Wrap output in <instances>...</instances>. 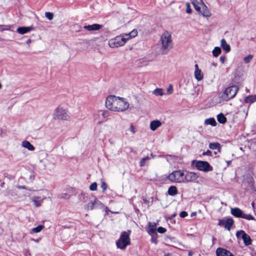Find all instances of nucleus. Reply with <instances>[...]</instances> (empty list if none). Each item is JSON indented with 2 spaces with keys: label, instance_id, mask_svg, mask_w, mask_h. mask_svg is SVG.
I'll list each match as a JSON object with an SVG mask.
<instances>
[{
  "label": "nucleus",
  "instance_id": "nucleus-53",
  "mask_svg": "<svg viewBox=\"0 0 256 256\" xmlns=\"http://www.w3.org/2000/svg\"><path fill=\"white\" fill-rule=\"evenodd\" d=\"M252 206L254 209L255 208V203L254 202H252Z\"/></svg>",
  "mask_w": 256,
  "mask_h": 256
},
{
  "label": "nucleus",
  "instance_id": "nucleus-62",
  "mask_svg": "<svg viewBox=\"0 0 256 256\" xmlns=\"http://www.w3.org/2000/svg\"><path fill=\"white\" fill-rule=\"evenodd\" d=\"M22 188H25V186H22Z\"/></svg>",
  "mask_w": 256,
  "mask_h": 256
},
{
  "label": "nucleus",
  "instance_id": "nucleus-31",
  "mask_svg": "<svg viewBox=\"0 0 256 256\" xmlns=\"http://www.w3.org/2000/svg\"><path fill=\"white\" fill-rule=\"evenodd\" d=\"M44 228V226L42 225H38L36 228H34L32 229L31 232L32 233H38L40 232Z\"/></svg>",
  "mask_w": 256,
  "mask_h": 256
},
{
  "label": "nucleus",
  "instance_id": "nucleus-22",
  "mask_svg": "<svg viewBox=\"0 0 256 256\" xmlns=\"http://www.w3.org/2000/svg\"><path fill=\"white\" fill-rule=\"evenodd\" d=\"M244 101L246 103H253L256 101V95H249L245 98Z\"/></svg>",
  "mask_w": 256,
  "mask_h": 256
},
{
  "label": "nucleus",
  "instance_id": "nucleus-20",
  "mask_svg": "<svg viewBox=\"0 0 256 256\" xmlns=\"http://www.w3.org/2000/svg\"><path fill=\"white\" fill-rule=\"evenodd\" d=\"M22 146L31 151L34 150L35 149L34 147L28 141L26 140L22 142Z\"/></svg>",
  "mask_w": 256,
  "mask_h": 256
},
{
  "label": "nucleus",
  "instance_id": "nucleus-63",
  "mask_svg": "<svg viewBox=\"0 0 256 256\" xmlns=\"http://www.w3.org/2000/svg\"><path fill=\"white\" fill-rule=\"evenodd\" d=\"M0 27H1V26H0Z\"/></svg>",
  "mask_w": 256,
  "mask_h": 256
},
{
  "label": "nucleus",
  "instance_id": "nucleus-58",
  "mask_svg": "<svg viewBox=\"0 0 256 256\" xmlns=\"http://www.w3.org/2000/svg\"><path fill=\"white\" fill-rule=\"evenodd\" d=\"M250 40H252V41H254V38H251Z\"/></svg>",
  "mask_w": 256,
  "mask_h": 256
},
{
  "label": "nucleus",
  "instance_id": "nucleus-57",
  "mask_svg": "<svg viewBox=\"0 0 256 256\" xmlns=\"http://www.w3.org/2000/svg\"><path fill=\"white\" fill-rule=\"evenodd\" d=\"M176 216V214H174L172 215L170 218H172L173 217L175 216Z\"/></svg>",
  "mask_w": 256,
  "mask_h": 256
},
{
  "label": "nucleus",
  "instance_id": "nucleus-50",
  "mask_svg": "<svg viewBox=\"0 0 256 256\" xmlns=\"http://www.w3.org/2000/svg\"><path fill=\"white\" fill-rule=\"evenodd\" d=\"M151 241L152 242L156 244V237L155 238V237L152 236Z\"/></svg>",
  "mask_w": 256,
  "mask_h": 256
},
{
  "label": "nucleus",
  "instance_id": "nucleus-16",
  "mask_svg": "<svg viewBox=\"0 0 256 256\" xmlns=\"http://www.w3.org/2000/svg\"><path fill=\"white\" fill-rule=\"evenodd\" d=\"M102 27V26L99 24H93L92 25L85 26H84V28L88 31H94L100 30Z\"/></svg>",
  "mask_w": 256,
  "mask_h": 256
},
{
  "label": "nucleus",
  "instance_id": "nucleus-36",
  "mask_svg": "<svg viewBox=\"0 0 256 256\" xmlns=\"http://www.w3.org/2000/svg\"><path fill=\"white\" fill-rule=\"evenodd\" d=\"M253 56L251 54H249L248 56H246L244 58V60L246 64L248 63L251 60Z\"/></svg>",
  "mask_w": 256,
  "mask_h": 256
},
{
  "label": "nucleus",
  "instance_id": "nucleus-19",
  "mask_svg": "<svg viewBox=\"0 0 256 256\" xmlns=\"http://www.w3.org/2000/svg\"><path fill=\"white\" fill-rule=\"evenodd\" d=\"M138 35V31L136 30H133L131 32L128 34H124V36L126 38V40H128L134 38Z\"/></svg>",
  "mask_w": 256,
  "mask_h": 256
},
{
  "label": "nucleus",
  "instance_id": "nucleus-60",
  "mask_svg": "<svg viewBox=\"0 0 256 256\" xmlns=\"http://www.w3.org/2000/svg\"><path fill=\"white\" fill-rule=\"evenodd\" d=\"M2 86L1 84L0 83V88H2Z\"/></svg>",
  "mask_w": 256,
  "mask_h": 256
},
{
  "label": "nucleus",
  "instance_id": "nucleus-11",
  "mask_svg": "<svg viewBox=\"0 0 256 256\" xmlns=\"http://www.w3.org/2000/svg\"><path fill=\"white\" fill-rule=\"evenodd\" d=\"M234 221L232 218H228L226 220H218V225L222 226L228 230H230L232 226L234 224Z\"/></svg>",
  "mask_w": 256,
  "mask_h": 256
},
{
  "label": "nucleus",
  "instance_id": "nucleus-17",
  "mask_svg": "<svg viewBox=\"0 0 256 256\" xmlns=\"http://www.w3.org/2000/svg\"><path fill=\"white\" fill-rule=\"evenodd\" d=\"M162 125V122L158 120H152L150 123L151 130L154 131Z\"/></svg>",
  "mask_w": 256,
  "mask_h": 256
},
{
  "label": "nucleus",
  "instance_id": "nucleus-56",
  "mask_svg": "<svg viewBox=\"0 0 256 256\" xmlns=\"http://www.w3.org/2000/svg\"><path fill=\"white\" fill-rule=\"evenodd\" d=\"M212 66H214V67H216V66H217L216 64V63H215V62H214L212 63Z\"/></svg>",
  "mask_w": 256,
  "mask_h": 256
},
{
  "label": "nucleus",
  "instance_id": "nucleus-30",
  "mask_svg": "<svg viewBox=\"0 0 256 256\" xmlns=\"http://www.w3.org/2000/svg\"><path fill=\"white\" fill-rule=\"evenodd\" d=\"M148 233L150 234H156V225L154 224H150L149 226V230H148Z\"/></svg>",
  "mask_w": 256,
  "mask_h": 256
},
{
  "label": "nucleus",
  "instance_id": "nucleus-28",
  "mask_svg": "<svg viewBox=\"0 0 256 256\" xmlns=\"http://www.w3.org/2000/svg\"><path fill=\"white\" fill-rule=\"evenodd\" d=\"M96 201H97V200L96 199H95L94 202H92L88 204L86 206V208L88 210H93L94 208V206H95Z\"/></svg>",
  "mask_w": 256,
  "mask_h": 256
},
{
  "label": "nucleus",
  "instance_id": "nucleus-6",
  "mask_svg": "<svg viewBox=\"0 0 256 256\" xmlns=\"http://www.w3.org/2000/svg\"><path fill=\"white\" fill-rule=\"evenodd\" d=\"M70 116L68 110L62 107L58 106L55 110L54 114V118L58 120H68Z\"/></svg>",
  "mask_w": 256,
  "mask_h": 256
},
{
  "label": "nucleus",
  "instance_id": "nucleus-49",
  "mask_svg": "<svg viewBox=\"0 0 256 256\" xmlns=\"http://www.w3.org/2000/svg\"><path fill=\"white\" fill-rule=\"evenodd\" d=\"M130 130L131 132H132L133 134H134L135 132V130H134V126L131 124L130 125Z\"/></svg>",
  "mask_w": 256,
  "mask_h": 256
},
{
  "label": "nucleus",
  "instance_id": "nucleus-47",
  "mask_svg": "<svg viewBox=\"0 0 256 256\" xmlns=\"http://www.w3.org/2000/svg\"><path fill=\"white\" fill-rule=\"evenodd\" d=\"M226 58L224 56H220V60L222 64H224L226 61Z\"/></svg>",
  "mask_w": 256,
  "mask_h": 256
},
{
  "label": "nucleus",
  "instance_id": "nucleus-61",
  "mask_svg": "<svg viewBox=\"0 0 256 256\" xmlns=\"http://www.w3.org/2000/svg\"><path fill=\"white\" fill-rule=\"evenodd\" d=\"M217 154V152H214V154Z\"/></svg>",
  "mask_w": 256,
  "mask_h": 256
},
{
  "label": "nucleus",
  "instance_id": "nucleus-41",
  "mask_svg": "<svg viewBox=\"0 0 256 256\" xmlns=\"http://www.w3.org/2000/svg\"><path fill=\"white\" fill-rule=\"evenodd\" d=\"M108 187L107 184L104 182H102L101 184V188L102 189V192H104Z\"/></svg>",
  "mask_w": 256,
  "mask_h": 256
},
{
  "label": "nucleus",
  "instance_id": "nucleus-24",
  "mask_svg": "<svg viewBox=\"0 0 256 256\" xmlns=\"http://www.w3.org/2000/svg\"><path fill=\"white\" fill-rule=\"evenodd\" d=\"M209 148L212 150H218V152L220 151V144L218 142L210 143Z\"/></svg>",
  "mask_w": 256,
  "mask_h": 256
},
{
  "label": "nucleus",
  "instance_id": "nucleus-12",
  "mask_svg": "<svg viewBox=\"0 0 256 256\" xmlns=\"http://www.w3.org/2000/svg\"><path fill=\"white\" fill-rule=\"evenodd\" d=\"M34 30V28L32 26H21V27H18L16 29V32L20 34H26L32 30Z\"/></svg>",
  "mask_w": 256,
  "mask_h": 256
},
{
  "label": "nucleus",
  "instance_id": "nucleus-59",
  "mask_svg": "<svg viewBox=\"0 0 256 256\" xmlns=\"http://www.w3.org/2000/svg\"><path fill=\"white\" fill-rule=\"evenodd\" d=\"M30 42V40L29 39V40H28L27 42L28 43V42Z\"/></svg>",
  "mask_w": 256,
  "mask_h": 256
},
{
  "label": "nucleus",
  "instance_id": "nucleus-9",
  "mask_svg": "<svg viewBox=\"0 0 256 256\" xmlns=\"http://www.w3.org/2000/svg\"><path fill=\"white\" fill-rule=\"evenodd\" d=\"M236 236L238 238L241 237L245 246H248L252 244V240L250 237L242 230L237 231Z\"/></svg>",
  "mask_w": 256,
  "mask_h": 256
},
{
  "label": "nucleus",
  "instance_id": "nucleus-55",
  "mask_svg": "<svg viewBox=\"0 0 256 256\" xmlns=\"http://www.w3.org/2000/svg\"><path fill=\"white\" fill-rule=\"evenodd\" d=\"M164 256H172V254H170V253H168L167 254H166L165 255H164Z\"/></svg>",
  "mask_w": 256,
  "mask_h": 256
},
{
  "label": "nucleus",
  "instance_id": "nucleus-35",
  "mask_svg": "<svg viewBox=\"0 0 256 256\" xmlns=\"http://www.w3.org/2000/svg\"><path fill=\"white\" fill-rule=\"evenodd\" d=\"M154 94L156 96H162L163 95L162 90V89H161V88H156L154 91Z\"/></svg>",
  "mask_w": 256,
  "mask_h": 256
},
{
  "label": "nucleus",
  "instance_id": "nucleus-46",
  "mask_svg": "<svg viewBox=\"0 0 256 256\" xmlns=\"http://www.w3.org/2000/svg\"><path fill=\"white\" fill-rule=\"evenodd\" d=\"M102 116L104 118H106L109 116V112L107 110H104L102 112Z\"/></svg>",
  "mask_w": 256,
  "mask_h": 256
},
{
  "label": "nucleus",
  "instance_id": "nucleus-1",
  "mask_svg": "<svg viewBox=\"0 0 256 256\" xmlns=\"http://www.w3.org/2000/svg\"><path fill=\"white\" fill-rule=\"evenodd\" d=\"M106 106L112 111L124 112L128 108L129 104L124 98L109 96L106 99Z\"/></svg>",
  "mask_w": 256,
  "mask_h": 256
},
{
  "label": "nucleus",
  "instance_id": "nucleus-25",
  "mask_svg": "<svg viewBox=\"0 0 256 256\" xmlns=\"http://www.w3.org/2000/svg\"><path fill=\"white\" fill-rule=\"evenodd\" d=\"M204 124L206 125H211L212 126H216V122L215 119L213 118L205 120Z\"/></svg>",
  "mask_w": 256,
  "mask_h": 256
},
{
  "label": "nucleus",
  "instance_id": "nucleus-43",
  "mask_svg": "<svg viewBox=\"0 0 256 256\" xmlns=\"http://www.w3.org/2000/svg\"><path fill=\"white\" fill-rule=\"evenodd\" d=\"M186 12L188 14H190L192 12V9L190 8V4L186 3Z\"/></svg>",
  "mask_w": 256,
  "mask_h": 256
},
{
  "label": "nucleus",
  "instance_id": "nucleus-23",
  "mask_svg": "<svg viewBox=\"0 0 256 256\" xmlns=\"http://www.w3.org/2000/svg\"><path fill=\"white\" fill-rule=\"evenodd\" d=\"M168 193L172 196L176 195L178 194L177 188L175 186H170L168 189Z\"/></svg>",
  "mask_w": 256,
  "mask_h": 256
},
{
  "label": "nucleus",
  "instance_id": "nucleus-33",
  "mask_svg": "<svg viewBox=\"0 0 256 256\" xmlns=\"http://www.w3.org/2000/svg\"><path fill=\"white\" fill-rule=\"evenodd\" d=\"M192 4H193L195 10L198 12H201V7L199 6L198 4L196 3V2L193 0L192 2Z\"/></svg>",
  "mask_w": 256,
  "mask_h": 256
},
{
  "label": "nucleus",
  "instance_id": "nucleus-18",
  "mask_svg": "<svg viewBox=\"0 0 256 256\" xmlns=\"http://www.w3.org/2000/svg\"><path fill=\"white\" fill-rule=\"evenodd\" d=\"M220 46L226 52H230V46L224 38H222L220 41Z\"/></svg>",
  "mask_w": 256,
  "mask_h": 256
},
{
  "label": "nucleus",
  "instance_id": "nucleus-7",
  "mask_svg": "<svg viewBox=\"0 0 256 256\" xmlns=\"http://www.w3.org/2000/svg\"><path fill=\"white\" fill-rule=\"evenodd\" d=\"M196 162L195 167L198 170L205 172L212 171L213 168L206 161L192 160V164Z\"/></svg>",
  "mask_w": 256,
  "mask_h": 256
},
{
  "label": "nucleus",
  "instance_id": "nucleus-37",
  "mask_svg": "<svg viewBox=\"0 0 256 256\" xmlns=\"http://www.w3.org/2000/svg\"><path fill=\"white\" fill-rule=\"evenodd\" d=\"M45 16L49 20H52L54 18V14L52 12H46L45 13Z\"/></svg>",
  "mask_w": 256,
  "mask_h": 256
},
{
  "label": "nucleus",
  "instance_id": "nucleus-15",
  "mask_svg": "<svg viewBox=\"0 0 256 256\" xmlns=\"http://www.w3.org/2000/svg\"><path fill=\"white\" fill-rule=\"evenodd\" d=\"M217 256H234L230 251L222 248H218L216 250Z\"/></svg>",
  "mask_w": 256,
  "mask_h": 256
},
{
  "label": "nucleus",
  "instance_id": "nucleus-10",
  "mask_svg": "<svg viewBox=\"0 0 256 256\" xmlns=\"http://www.w3.org/2000/svg\"><path fill=\"white\" fill-rule=\"evenodd\" d=\"M198 178V176L194 172L184 171V182H192Z\"/></svg>",
  "mask_w": 256,
  "mask_h": 256
},
{
  "label": "nucleus",
  "instance_id": "nucleus-14",
  "mask_svg": "<svg viewBox=\"0 0 256 256\" xmlns=\"http://www.w3.org/2000/svg\"><path fill=\"white\" fill-rule=\"evenodd\" d=\"M230 212L235 217L239 218H242L243 217V211L238 208H232Z\"/></svg>",
  "mask_w": 256,
  "mask_h": 256
},
{
  "label": "nucleus",
  "instance_id": "nucleus-5",
  "mask_svg": "<svg viewBox=\"0 0 256 256\" xmlns=\"http://www.w3.org/2000/svg\"><path fill=\"white\" fill-rule=\"evenodd\" d=\"M124 36V34H122L118 36H117L113 38H112L108 41V45L110 48H118L124 46L126 42V39Z\"/></svg>",
  "mask_w": 256,
  "mask_h": 256
},
{
  "label": "nucleus",
  "instance_id": "nucleus-27",
  "mask_svg": "<svg viewBox=\"0 0 256 256\" xmlns=\"http://www.w3.org/2000/svg\"><path fill=\"white\" fill-rule=\"evenodd\" d=\"M150 160V158L148 156L143 158L140 162V167L144 166Z\"/></svg>",
  "mask_w": 256,
  "mask_h": 256
},
{
  "label": "nucleus",
  "instance_id": "nucleus-34",
  "mask_svg": "<svg viewBox=\"0 0 256 256\" xmlns=\"http://www.w3.org/2000/svg\"><path fill=\"white\" fill-rule=\"evenodd\" d=\"M243 218L248 220H256L254 216H253L252 215L249 214H246L244 213L243 215Z\"/></svg>",
  "mask_w": 256,
  "mask_h": 256
},
{
  "label": "nucleus",
  "instance_id": "nucleus-44",
  "mask_svg": "<svg viewBox=\"0 0 256 256\" xmlns=\"http://www.w3.org/2000/svg\"><path fill=\"white\" fill-rule=\"evenodd\" d=\"M188 214L187 212H186L185 211H182L180 214V216L182 218H184L186 217V216H188Z\"/></svg>",
  "mask_w": 256,
  "mask_h": 256
},
{
  "label": "nucleus",
  "instance_id": "nucleus-39",
  "mask_svg": "<svg viewBox=\"0 0 256 256\" xmlns=\"http://www.w3.org/2000/svg\"><path fill=\"white\" fill-rule=\"evenodd\" d=\"M90 190L92 191H94L97 190V184L96 182H93L90 186Z\"/></svg>",
  "mask_w": 256,
  "mask_h": 256
},
{
  "label": "nucleus",
  "instance_id": "nucleus-54",
  "mask_svg": "<svg viewBox=\"0 0 256 256\" xmlns=\"http://www.w3.org/2000/svg\"><path fill=\"white\" fill-rule=\"evenodd\" d=\"M231 162H232L231 160L226 161V163H227L228 166H229L231 164Z\"/></svg>",
  "mask_w": 256,
  "mask_h": 256
},
{
  "label": "nucleus",
  "instance_id": "nucleus-42",
  "mask_svg": "<svg viewBox=\"0 0 256 256\" xmlns=\"http://www.w3.org/2000/svg\"><path fill=\"white\" fill-rule=\"evenodd\" d=\"M157 231L160 234H164L166 232V229L162 226H160L158 228Z\"/></svg>",
  "mask_w": 256,
  "mask_h": 256
},
{
  "label": "nucleus",
  "instance_id": "nucleus-8",
  "mask_svg": "<svg viewBox=\"0 0 256 256\" xmlns=\"http://www.w3.org/2000/svg\"><path fill=\"white\" fill-rule=\"evenodd\" d=\"M184 171L175 170L170 174L168 178L172 182H184Z\"/></svg>",
  "mask_w": 256,
  "mask_h": 256
},
{
  "label": "nucleus",
  "instance_id": "nucleus-4",
  "mask_svg": "<svg viewBox=\"0 0 256 256\" xmlns=\"http://www.w3.org/2000/svg\"><path fill=\"white\" fill-rule=\"evenodd\" d=\"M239 88L236 85H232L226 88L222 92L221 98L225 101L233 98L236 94Z\"/></svg>",
  "mask_w": 256,
  "mask_h": 256
},
{
  "label": "nucleus",
  "instance_id": "nucleus-2",
  "mask_svg": "<svg viewBox=\"0 0 256 256\" xmlns=\"http://www.w3.org/2000/svg\"><path fill=\"white\" fill-rule=\"evenodd\" d=\"M160 42L162 54H166L172 48L171 34L167 32H164L161 36Z\"/></svg>",
  "mask_w": 256,
  "mask_h": 256
},
{
  "label": "nucleus",
  "instance_id": "nucleus-32",
  "mask_svg": "<svg viewBox=\"0 0 256 256\" xmlns=\"http://www.w3.org/2000/svg\"><path fill=\"white\" fill-rule=\"evenodd\" d=\"M0 31L10 30L12 26L10 25H0Z\"/></svg>",
  "mask_w": 256,
  "mask_h": 256
},
{
  "label": "nucleus",
  "instance_id": "nucleus-40",
  "mask_svg": "<svg viewBox=\"0 0 256 256\" xmlns=\"http://www.w3.org/2000/svg\"><path fill=\"white\" fill-rule=\"evenodd\" d=\"M58 197L64 199H68L70 197V196L66 194H62L58 196Z\"/></svg>",
  "mask_w": 256,
  "mask_h": 256
},
{
  "label": "nucleus",
  "instance_id": "nucleus-48",
  "mask_svg": "<svg viewBox=\"0 0 256 256\" xmlns=\"http://www.w3.org/2000/svg\"><path fill=\"white\" fill-rule=\"evenodd\" d=\"M172 91H173V88H172V85H170L168 88L167 89V92L169 93V94H172Z\"/></svg>",
  "mask_w": 256,
  "mask_h": 256
},
{
  "label": "nucleus",
  "instance_id": "nucleus-21",
  "mask_svg": "<svg viewBox=\"0 0 256 256\" xmlns=\"http://www.w3.org/2000/svg\"><path fill=\"white\" fill-rule=\"evenodd\" d=\"M194 78L198 81L202 80L204 78L203 74L201 70H194Z\"/></svg>",
  "mask_w": 256,
  "mask_h": 256
},
{
  "label": "nucleus",
  "instance_id": "nucleus-29",
  "mask_svg": "<svg viewBox=\"0 0 256 256\" xmlns=\"http://www.w3.org/2000/svg\"><path fill=\"white\" fill-rule=\"evenodd\" d=\"M222 52L221 48L220 47L216 46L212 50V54L214 56L216 57L220 54Z\"/></svg>",
  "mask_w": 256,
  "mask_h": 256
},
{
  "label": "nucleus",
  "instance_id": "nucleus-26",
  "mask_svg": "<svg viewBox=\"0 0 256 256\" xmlns=\"http://www.w3.org/2000/svg\"><path fill=\"white\" fill-rule=\"evenodd\" d=\"M217 120L220 123L222 124H225L226 122V118L222 113H220L217 116Z\"/></svg>",
  "mask_w": 256,
  "mask_h": 256
},
{
  "label": "nucleus",
  "instance_id": "nucleus-3",
  "mask_svg": "<svg viewBox=\"0 0 256 256\" xmlns=\"http://www.w3.org/2000/svg\"><path fill=\"white\" fill-rule=\"evenodd\" d=\"M131 234V230H128L127 232H122L120 234V238L116 241V244L118 248L124 250L130 244V236Z\"/></svg>",
  "mask_w": 256,
  "mask_h": 256
},
{
  "label": "nucleus",
  "instance_id": "nucleus-38",
  "mask_svg": "<svg viewBox=\"0 0 256 256\" xmlns=\"http://www.w3.org/2000/svg\"><path fill=\"white\" fill-rule=\"evenodd\" d=\"M32 202L36 206H41L42 202L40 200H37L36 198H32Z\"/></svg>",
  "mask_w": 256,
  "mask_h": 256
},
{
  "label": "nucleus",
  "instance_id": "nucleus-45",
  "mask_svg": "<svg viewBox=\"0 0 256 256\" xmlns=\"http://www.w3.org/2000/svg\"><path fill=\"white\" fill-rule=\"evenodd\" d=\"M212 154V152L210 150H207L206 152H204L202 153L203 156H211Z\"/></svg>",
  "mask_w": 256,
  "mask_h": 256
},
{
  "label": "nucleus",
  "instance_id": "nucleus-51",
  "mask_svg": "<svg viewBox=\"0 0 256 256\" xmlns=\"http://www.w3.org/2000/svg\"><path fill=\"white\" fill-rule=\"evenodd\" d=\"M143 201H144V202L146 204H148L149 202V201L148 200H146V198L143 199Z\"/></svg>",
  "mask_w": 256,
  "mask_h": 256
},
{
  "label": "nucleus",
  "instance_id": "nucleus-13",
  "mask_svg": "<svg viewBox=\"0 0 256 256\" xmlns=\"http://www.w3.org/2000/svg\"><path fill=\"white\" fill-rule=\"evenodd\" d=\"M200 4L202 6L201 12H198L199 14H201L204 16L210 17L211 16V13L208 8L204 4L203 2H202Z\"/></svg>",
  "mask_w": 256,
  "mask_h": 256
},
{
  "label": "nucleus",
  "instance_id": "nucleus-52",
  "mask_svg": "<svg viewBox=\"0 0 256 256\" xmlns=\"http://www.w3.org/2000/svg\"><path fill=\"white\" fill-rule=\"evenodd\" d=\"M194 68H195V70H200V69H199V68H198V64H195Z\"/></svg>",
  "mask_w": 256,
  "mask_h": 256
}]
</instances>
